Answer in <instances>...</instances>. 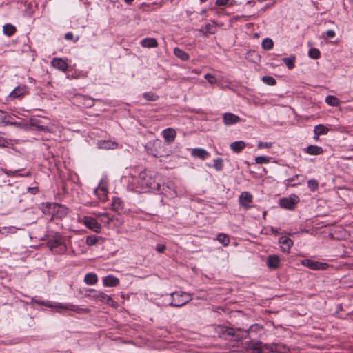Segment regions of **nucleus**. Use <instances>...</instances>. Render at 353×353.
Segmentation results:
<instances>
[{
	"label": "nucleus",
	"mask_w": 353,
	"mask_h": 353,
	"mask_svg": "<svg viewBox=\"0 0 353 353\" xmlns=\"http://www.w3.org/2000/svg\"><path fill=\"white\" fill-rule=\"evenodd\" d=\"M104 287H115L119 284V279L114 275H108L102 279Z\"/></svg>",
	"instance_id": "aec40b11"
},
{
	"label": "nucleus",
	"mask_w": 353,
	"mask_h": 353,
	"mask_svg": "<svg viewBox=\"0 0 353 353\" xmlns=\"http://www.w3.org/2000/svg\"><path fill=\"white\" fill-rule=\"evenodd\" d=\"M304 181V177L299 174H296L292 178H289L285 181V184L287 186H296L302 183Z\"/></svg>",
	"instance_id": "4be33fe9"
},
{
	"label": "nucleus",
	"mask_w": 353,
	"mask_h": 353,
	"mask_svg": "<svg viewBox=\"0 0 353 353\" xmlns=\"http://www.w3.org/2000/svg\"><path fill=\"white\" fill-rule=\"evenodd\" d=\"M267 266L270 270H276L281 267V260L279 255H269L266 262Z\"/></svg>",
	"instance_id": "2eb2a0df"
},
{
	"label": "nucleus",
	"mask_w": 353,
	"mask_h": 353,
	"mask_svg": "<svg viewBox=\"0 0 353 353\" xmlns=\"http://www.w3.org/2000/svg\"><path fill=\"white\" fill-rule=\"evenodd\" d=\"M299 201V197L297 195L292 194L288 197L281 199L279 204L283 208L293 210Z\"/></svg>",
	"instance_id": "6e6552de"
},
{
	"label": "nucleus",
	"mask_w": 353,
	"mask_h": 353,
	"mask_svg": "<svg viewBox=\"0 0 353 353\" xmlns=\"http://www.w3.org/2000/svg\"><path fill=\"white\" fill-rule=\"evenodd\" d=\"M145 150L149 154L155 157H162L165 152L161 141L158 139L148 142Z\"/></svg>",
	"instance_id": "7ed1b4c3"
},
{
	"label": "nucleus",
	"mask_w": 353,
	"mask_h": 353,
	"mask_svg": "<svg viewBox=\"0 0 353 353\" xmlns=\"http://www.w3.org/2000/svg\"><path fill=\"white\" fill-rule=\"evenodd\" d=\"M56 310L57 312H61V310L74 311L78 313L83 310V309L79 308L77 305L72 303L63 304L61 303L52 302V305L50 307Z\"/></svg>",
	"instance_id": "9d476101"
},
{
	"label": "nucleus",
	"mask_w": 353,
	"mask_h": 353,
	"mask_svg": "<svg viewBox=\"0 0 353 353\" xmlns=\"http://www.w3.org/2000/svg\"><path fill=\"white\" fill-rule=\"evenodd\" d=\"M5 116H6L5 117L6 119L5 120H1V123H6V124H10V125H13V124L16 123V122L12 121V117L10 114H8L6 112H5Z\"/></svg>",
	"instance_id": "49530a36"
},
{
	"label": "nucleus",
	"mask_w": 353,
	"mask_h": 353,
	"mask_svg": "<svg viewBox=\"0 0 353 353\" xmlns=\"http://www.w3.org/2000/svg\"><path fill=\"white\" fill-rule=\"evenodd\" d=\"M77 41H78V38H77V39L74 40V43H76Z\"/></svg>",
	"instance_id": "338daca9"
},
{
	"label": "nucleus",
	"mask_w": 353,
	"mask_h": 353,
	"mask_svg": "<svg viewBox=\"0 0 353 353\" xmlns=\"http://www.w3.org/2000/svg\"><path fill=\"white\" fill-rule=\"evenodd\" d=\"M112 208L114 210H119L122 208V202L120 199L119 198H114L112 201Z\"/></svg>",
	"instance_id": "c03bdc74"
},
{
	"label": "nucleus",
	"mask_w": 353,
	"mask_h": 353,
	"mask_svg": "<svg viewBox=\"0 0 353 353\" xmlns=\"http://www.w3.org/2000/svg\"><path fill=\"white\" fill-rule=\"evenodd\" d=\"M238 4L235 0H216V5L219 6H228L232 7Z\"/></svg>",
	"instance_id": "2f4dec72"
},
{
	"label": "nucleus",
	"mask_w": 353,
	"mask_h": 353,
	"mask_svg": "<svg viewBox=\"0 0 353 353\" xmlns=\"http://www.w3.org/2000/svg\"><path fill=\"white\" fill-rule=\"evenodd\" d=\"M267 230H268V232H271L272 233H273L274 234H279L278 230L273 227H270V228H267Z\"/></svg>",
	"instance_id": "6e6d98bb"
},
{
	"label": "nucleus",
	"mask_w": 353,
	"mask_h": 353,
	"mask_svg": "<svg viewBox=\"0 0 353 353\" xmlns=\"http://www.w3.org/2000/svg\"><path fill=\"white\" fill-rule=\"evenodd\" d=\"M28 93V88L26 85H20L16 87L8 96V99L14 100Z\"/></svg>",
	"instance_id": "9b49d317"
},
{
	"label": "nucleus",
	"mask_w": 353,
	"mask_h": 353,
	"mask_svg": "<svg viewBox=\"0 0 353 353\" xmlns=\"http://www.w3.org/2000/svg\"><path fill=\"white\" fill-rule=\"evenodd\" d=\"M239 201L241 207L248 209L251 208V204L253 201V196L248 192H243L239 196Z\"/></svg>",
	"instance_id": "f8f14e48"
},
{
	"label": "nucleus",
	"mask_w": 353,
	"mask_h": 353,
	"mask_svg": "<svg viewBox=\"0 0 353 353\" xmlns=\"http://www.w3.org/2000/svg\"><path fill=\"white\" fill-rule=\"evenodd\" d=\"M321 53L319 49L311 48L308 51V56L313 59H317L320 57Z\"/></svg>",
	"instance_id": "e433bc0d"
},
{
	"label": "nucleus",
	"mask_w": 353,
	"mask_h": 353,
	"mask_svg": "<svg viewBox=\"0 0 353 353\" xmlns=\"http://www.w3.org/2000/svg\"><path fill=\"white\" fill-rule=\"evenodd\" d=\"M304 151L310 155H319L323 152V150L321 147L311 145L304 149Z\"/></svg>",
	"instance_id": "b1692460"
},
{
	"label": "nucleus",
	"mask_w": 353,
	"mask_h": 353,
	"mask_svg": "<svg viewBox=\"0 0 353 353\" xmlns=\"http://www.w3.org/2000/svg\"><path fill=\"white\" fill-rule=\"evenodd\" d=\"M241 121V118L233 113L225 112L223 114V122L224 125L230 126Z\"/></svg>",
	"instance_id": "4468645a"
},
{
	"label": "nucleus",
	"mask_w": 353,
	"mask_h": 353,
	"mask_svg": "<svg viewBox=\"0 0 353 353\" xmlns=\"http://www.w3.org/2000/svg\"><path fill=\"white\" fill-rule=\"evenodd\" d=\"M263 329V327L259 324H254L250 327V332H257Z\"/></svg>",
	"instance_id": "8fccbe9b"
},
{
	"label": "nucleus",
	"mask_w": 353,
	"mask_h": 353,
	"mask_svg": "<svg viewBox=\"0 0 353 353\" xmlns=\"http://www.w3.org/2000/svg\"><path fill=\"white\" fill-rule=\"evenodd\" d=\"M97 145L98 148L105 150H113L118 147V144L111 140H100Z\"/></svg>",
	"instance_id": "6ab92c4d"
},
{
	"label": "nucleus",
	"mask_w": 353,
	"mask_h": 353,
	"mask_svg": "<svg viewBox=\"0 0 353 353\" xmlns=\"http://www.w3.org/2000/svg\"><path fill=\"white\" fill-rule=\"evenodd\" d=\"M41 121L39 118H31L30 119V125L35 128L37 130L45 132H54V125L51 127L46 126L41 124Z\"/></svg>",
	"instance_id": "ddd939ff"
},
{
	"label": "nucleus",
	"mask_w": 353,
	"mask_h": 353,
	"mask_svg": "<svg viewBox=\"0 0 353 353\" xmlns=\"http://www.w3.org/2000/svg\"><path fill=\"white\" fill-rule=\"evenodd\" d=\"M216 240L223 246H228L230 243L229 236L224 233H220L217 235Z\"/></svg>",
	"instance_id": "7c9ffc66"
},
{
	"label": "nucleus",
	"mask_w": 353,
	"mask_h": 353,
	"mask_svg": "<svg viewBox=\"0 0 353 353\" xmlns=\"http://www.w3.org/2000/svg\"><path fill=\"white\" fill-rule=\"evenodd\" d=\"M191 155L202 160H205L210 156L207 150L201 148H193L191 151Z\"/></svg>",
	"instance_id": "412c9836"
},
{
	"label": "nucleus",
	"mask_w": 353,
	"mask_h": 353,
	"mask_svg": "<svg viewBox=\"0 0 353 353\" xmlns=\"http://www.w3.org/2000/svg\"><path fill=\"white\" fill-rule=\"evenodd\" d=\"M165 245L163 244H157L156 247V250L159 253H163L165 250Z\"/></svg>",
	"instance_id": "603ef678"
},
{
	"label": "nucleus",
	"mask_w": 353,
	"mask_h": 353,
	"mask_svg": "<svg viewBox=\"0 0 353 353\" xmlns=\"http://www.w3.org/2000/svg\"><path fill=\"white\" fill-rule=\"evenodd\" d=\"M240 17H245V16H243V15H241V16H237V17H236V19L240 18Z\"/></svg>",
	"instance_id": "69168bd1"
},
{
	"label": "nucleus",
	"mask_w": 353,
	"mask_h": 353,
	"mask_svg": "<svg viewBox=\"0 0 353 353\" xmlns=\"http://www.w3.org/2000/svg\"><path fill=\"white\" fill-rule=\"evenodd\" d=\"M162 135L166 143H172L176 139V132L173 128H168L162 131Z\"/></svg>",
	"instance_id": "a211bd4d"
},
{
	"label": "nucleus",
	"mask_w": 353,
	"mask_h": 353,
	"mask_svg": "<svg viewBox=\"0 0 353 353\" xmlns=\"http://www.w3.org/2000/svg\"><path fill=\"white\" fill-rule=\"evenodd\" d=\"M273 41L270 38H265L262 41L261 46L265 50H270L273 48Z\"/></svg>",
	"instance_id": "72a5a7b5"
},
{
	"label": "nucleus",
	"mask_w": 353,
	"mask_h": 353,
	"mask_svg": "<svg viewBox=\"0 0 353 353\" xmlns=\"http://www.w3.org/2000/svg\"><path fill=\"white\" fill-rule=\"evenodd\" d=\"M262 81L264 83L268 85H274L276 84V80L270 76H265L262 78Z\"/></svg>",
	"instance_id": "a19ab883"
},
{
	"label": "nucleus",
	"mask_w": 353,
	"mask_h": 353,
	"mask_svg": "<svg viewBox=\"0 0 353 353\" xmlns=\"http://www.w3.org/2000/svg\"><path fill=\"white\" fill-rule=\"evenodd\" d=\"M270 161V158L268 156H259L255 158V163L258 164H265Z\"/></svg>",
	"instance_id": "ea45409f"
},
{
	"label": "nucleus",
	"mask_w": 353,
	"mask_h": 353,
	"mask_svg": "<svg viewBox=\"0 0 353 353\" xmlns=\"http://www.w3.org/2000/svg\"><path fill=\"white\" fill-rule=\"evenodd\" d=\"M174 54L182 61H188L190 58L188 54L179 48H174Z\"/></svg>",
	"instance_id": "bb28decb"
},
{
	"label": "nucleus",
	"mask_w": 353,
	"mask_h": 353,
	"mask_svg": "<svg viewBox=\"0 0 353 353\" xmlns=\"http://www.w3.org/2000/svg\"><path fill=\"white\" fill-rule=\"evenodd\" d=\"M28 192L32 194H35L39 192V189L37 187H32V188L29 187L28 188Z\"/></svg>",
	"instance_id": "5fc2aeb1"
},
{
	"label": "nucleus",
	"mask_w": 353,
	"mask_h": 353,
	"mask_svg": "<svg viewBox=\"0 0 353 353\" xmlns=\"http://www.w3.org/2000/svg\"><path fill=\"white\" fill-rule=\"evenodd\" d=\"M246 146V143L243 141H234L230 143V148L234 152H240Z\"/></svg>",
	"instance_id": "393cba45"
},
{
	"label": "nucleus",
	"mask_w": 353,
	"mask_h": 353,
	"mask_svg": "<svg viewBox=\"0 0 353 353\" xmlns=\"http://www.w3.org/2000/svg\"><path fill=\"white\" fill-rule=\"evenodd\" d=\"M57 243L59 244V245L60 246V249L62 252L65 251V245H63L61 241H57Z\"/></svg>",
	"instance_id": "13d9d810"
},
{
	"label": "nucleus",
	"mask_w": 353,
	"mask_h": 353,
	"mask_svg": "<svg viewBox=\"0 0 353 353\" xmlns=\"http://www.w3.org/2000/svg\"><path fill=\"white\" fill-rule=\"evenodd\" d=\"M329 128L324 125L319 124L314 127V132L316 135H323L327 134Z\"/></svg>",
	"instance_id": "cd10ccee"
},
{
	"label": "nucleus",
	"mask_w": 353,
	"mask_h": 353,
	"mask_svg": "<svg viewBox=\"0 0 353 353\" xmlns=\"http://www.w3.org/2000/svg\"><path fill=\"white\" fill-rule=\"evenodd\" d=\"M138 183L142 188H154L156 185L155 180L145 171H142L139 173L138 176Z\"/></svg>",
	"instance_id": "423d86ee"
},
{
	"label": "nucleus",
	"mask_w": 353,
	"mask_h": 353,
	"mask_svg": "<svg viewBox=\"0 0 353 353\" xmlns=\"http://www.w3.org/2000/svg\"><path fill=\"white\" fill-rule=\"evenodd\" d=\"M78 221L94 232L99 233L101 230V224L93 217L83 216L79 217Z\"/></svg>",
	"instance_id": "39448f33"
},
{
	"label": "nucleus",
	"mask_w": 353,
	"mask_h": 353,
	"mask_svg": "<svg viewBox=\"0 0 353 353\" xmlns=\"http://www.w3.org/2000/svg\"><path fill=\"white\" fill-rule=\"evenodd\" d=\"M282 60L288 69L292 70L294 68L296 61V57L294 55H291L290 57L283 58Z\"/></svg>",
	"instance_id": "c756f323"
},
{
	"label": "nucleus",
	"mask_w": 353,
	"mask_h": 353,
	"mask_svg": "<svg viewBox=\"0 0 353 353\" xmlns=\"http://www.w3.org/2000/svg\"><path fill=\"white\" fill-rule=\"evenodd\" d=\"M277 345L264 344L259 341H251L248 343V347L252 353H271L277 350Z\"/></svg>",
	"instance_id": "f257e3e1"
},
{
	"label": "nucleus",
	"mask_w": 353,
	"mask_h": 353,
	"mask_svg": "<svg viewBox=\"0 0 353 353\" xmlns=\"http://www.w3.org/2000/svg\"><path fill=\"white\" fill-rule=\"evenodd\" d=\"M325 35L327 38H334L336 35V33L333 30H328L325 32Z\"/></svg>",
	"instance_id": "3c124183"
},
{
	"label": "nucleus",
	"mask_w": 353,
	"mask_h": 353,
	"mask_svg": "<svg viewBox=\"0 0 353 353\" xmlns=\"http://www.w3.org/2000/svg\"><path fill=\"white\" fill-rule=\"evenodd\" d=\"M100 239L99 236L90 235L86 237L85 242L88 245L92 246L96 245Z\"/></svg>",
	"instance_id": "f704fd0d"
},
{
	"label": "nucleus",
	"mask_w": 353,
	"mask_h": 353,
	"mask_svg": "<svg viewBox=\"0 0 353 353\" xmlns=\"http://www.w3.org/2000/svg\"><path fill=\"white\" fill-rule=\"evenodd\" d=\"M204 77L211 85H214V84L218 83V81L216 79V77L213 74H212L210 73L206 74L204 76Z\"/></svg>",
	"instance_id": "37998d69"
},
{
	"label": "nucleus",
	"mask_w": 353,
	"mask_h": 353,
	"mask_svg": "<svg viewBox=\"0 0 353 353\" xmlns=\"http://www.w3.org/2000/svg\"><path fill=\"white\" fill-rule=\"evenodd\" d=\"M213 161H214L213 168L216 170L221 171L223 170L224 164H223V161L222 159L217 158V159H214Z\"/></svg>",
	"instance_id": "4c0bfd02"
},
{
	"label": "nucleus",
	"mask_w": 353,
	"mask_h": 353,
	"mask_svg": "<svg viewBox=\"0 0 353 353\" xmlns=\"http://www.w3.org/2000/svg\"><path fill=\"white\" fill-rule=\"evenodd\" d=\"M18 176H30V173L29 172H26V173H23V174H18Z\"/></svg>",
	"instance_id": "052dcab7"
},
{
	"label": "nucleus",
	"mask_w": 353,
	"mask_h": 353,
	"mask_svg": "<svg viewBox=\"0 0 353 353\" xmlns=\"http://www.w3.org/2000/svg\"><path fill=\"white\" fill-rule=\"evenodd\" d=\"M254 3H255L254 1H248L247 2V4L251 6H253L254 5Z\"/></svg>",
	"instance_id": "680f3d73"
},
{
	"label": "nucleus",
	"mask_w": 353,
	"mask_h": 353,
	"mask_svg": "<svg viewBox=\"0 0 353 353\" xmlns=\"http://www.w3.org/2000/svg\"><path fill=\"white\" fill-rule=\"evenodd\" d=\"M65 39L67 40H71L73 39V34L71 32H67L65 34Z\"/></svg>",
	"instance_id": "4d7b16f0"
},
{
	"label": "nucleus",
	"mask_w": 353,
	"mask_h": 353,
	"mask_svg": "<svg viewBox=\"0 0 353 353\" xmlns=\"http://www.w3.org/2000/svg\"><path fill=\"white\" fill-rule=\"evenodd\" d=\"M207 0H201V2H205Z\"/></svg>",
	"instance_id": "774afa93"
},
{
	"label": "nucleus",
	"mask_w": 353,
	"mask_h": 353,
	"mask_svg": "<svg viewBox=\"0 0 353 353\" xmlns=\"http://www.w3.org/2000/svg\"><path fill=\"white\" fill-rule=\"evenodd\" d=\"M42 206L44 208H48L49 209H51L52 208H53L54 209L56 208L57 207H58L57 204L56 203H43L42 204Z\"/></svg>",
	"instance_id": "864d4df0"
},
{
	"label": "nucleus",
	"mask_w": 353,
	"mask_h": 353,
	"mask_svg": "<svg viewBox=\"0 0 353 353\" xmlns=\"http://www.w3.org/2000/svg\"><path fill=\"white\" fill-rule=\"evenodd\" d=\"M272 143H270V142H262V141H259L257 144V147L259 149H261V148H272Z\"/></svg>",
	"instance_id": "de8ad7c7"
},
{
	"label": "nucleus",
	"mask_w": 353,
	"mask_h": 353,
	"mask_svg": "<svg viewBox=\"0 0 353 353\" xmlns=\"http://www.w3.org/2000/svg\"><path fill=\"white\" fill-rule=\"evenodd\" d=\"M94 194L99 198V199L105 202L108 199V183L105 180H101L98 187L94 190Z\"/></svg>",
	"instance_id": "1a4fd4ad"
},
{
	"label": "nucleus",
	"mask_w": 353,
	"mask_h": 353,
	"mask_svg": "<svg viewBox=\"0 0 353 353\" xmlns=\"http://www.w3.org/2000/svg\"><path fill=\"white\" fill-rule=\"evenodd\" d=\"M143 97L147 101H154L157 99L158 97L153 92H148L143 93Z\"/></svg>",
	"instance_id": "79ce46f5"
},
{
	"label": "nucleus",
	"mask_w": 353,
	"mask_h": 353,
	"mask_svg": "<svg viewBox=\"0 0 353 353\" xmlns=\"http://www.w3.org/2000/svg\"><path fill=\"white\" fill-rule=\"evenodd\" d=\"M3 30L5 34L11 36L15 32L16 28L14 26L7 23L3 26Z\"/></svg>",
	"instance_id": "c9c22d12"
},
{
	"label": "nucleus",
	"mask_w": 353,
	"mask_h": 353,
	"mask_svg": "<svg viewBox=\"0 0 353 353\" xmlns=\"http://www.w3.org/2000/svg\"><path fill=\"white\" fill-rule=\"evenodd\" d=\"M5 112L0 110V123H1V120H5Z\"/></svg>",
	"instance_id": "bf43d9fd"
},
{
	"label": "nucleus",
	"mask_w": 353,
	"mask_h": 353,
	"mask_svg": "<svg viewBox=\"0 0 353 353\" xmlns=\"http://www.w3.org/2000/svg\"><path fill=\"white\" fill-rule=\"evenodd\" d=\"M307 187L311 191L314 192L319 188L318 181L314 179H310L307 181Z\"/></svg>",
	"instance_id": "58836bf2"
},
{
	"label": "nucleus",
	"mask_w": 353,
	"mask_h": 353,
	"mask_svg": "<svg viewBox=\"0 0 353 353\" xmlns=\"http://www.w3.org/2000/svg\"><path fill=\"white\" fill-rule=\"evenodd\" d=\"M325 102L331 106H338L340 103L339 100L334 96L328 95L325 98Z\"/></svg>",
	"instance_id": "473e14b6"
},
{
	"label": "nucleus",
	"mask_w": 353,
	"mask_h": 353,
	"mask_svg": "<svg viewBox=\"0 0 353 353\" xmlns=\"http://www.w3.org/2000/svg\"><path fill=\"white\" fill-rule=\"evenodd\" d=\"M141 43L143 48H156L158 46V43L154 38L143 39Z\"/></svg>",
	"instance_id": "a878e982"
},
{
	"label": "nucleus",
	"mask_w": 353,
	"mask_h": 353,
	"mask_svg": "<svg viewBox=\"0 0 353 353\" xmlns=\"http://www.w3.org/2000/svg\"><path fill=\"white\" fill-rule=\"evenodd\" d=\"M301 264L312 270H325L330 266L327 263L316 261L311 259H303L301 261Z\"/></svg>",
	"instance_id": "0eeeda50"
},
{
	"label": "nucleus",
	"mask_w": 353,
	"mask_h": 353,
	"mask_svg": "<svg viewBox=\"0 0 353 353\" xmlns=\"http://www.w3.org/2000/svg\"><path fill=\"white\" fill-rule=\"evenodd\" d=\"M170 298L171 301L169 303V305L176 307L185 305L192 299V296L190 294L182 291L171 293Z\"/></svg>",
	"instance_id": "f03ea898"
},
{
	"label": "nucleus",
	"mask_w": 353,
	"mask_h": 353,
	"mask_svg": "<svg viewBox=\"0 0 353 353\" xmlns=\"http://www.w3.org/2000/svg\"><path fill=\"white\" fill-rule=\"evenodd\" d=\"M125 3L130 4L134 0H124Z\"/></svg>",
	"instance_id": "e2e57ef3"
},
{
	"label": "nucleus",
	"mask_w": 353,
	"mask_h": 353,
	"mask_svg": "<svg viewBox=\"0 0 353 353\" xmlns=\"http://www.w3.org/2000/svg\"><path fill=\"white\" fill-rule=\"evenodd\" d=\"M2 172L8 177H14L18 176L19 170H9L7 169H1Z\"/></svg>",
	"instance_id": "a18cd8bd"
},
{
	"label": "nucleus",
	"mask_w": 353,
	"mask_h": 353,
	"mask_svg": "<svg viewBox=\"0 0 353 353\" xmlns=\"http://www.w3.org/2000/svg\"><path fill=\"white\" fill-rule=\"evenodd\" d=\"M51 65L54 68L63 72H66L68 68V63L61 58H53L51 61Z\"/></svg>",
	"instance_id": "f3484780"
},
{
	"label": "nucleus",
	"mask_w": 353,
	"mask_h": 353,
	"mask_svg": "<svg viewBox=\"0 0 353 353\" xmlns=\"http://www.w3.org/2000/svg\"><path fill=\"white\" fill-rule=\"evenodd\" d=\"M83 281L88 285H94L98 282V276L94 272H90L85 275Z\"/></svg>",
	"instance_id": "5701e85b"
},
{
	"label": "nucleus",
	"mask_w": 353,
	"mask_h": 353,
	"mask_svg": "<svg viewBox=\"0 0 353 353\" xmlns=\"http://www.w3.org/2000/svg\"><path fill=\"white\" fill-rule=\"evenodd\" d=\"M19 228L14 226L2 227L0 228V234L4 236H7L9 234H14Z\"/></svg>",
	"instance_id": "c85d7f7f"
},
{
	"label": "nucleus",
	"mask_w": 353,
	"mask_h": 353,
	"mask_svg": "<svg viewBox=\"0 0 353 353\" xmlns=\"http://www.w3.org/2000/svg\"><path fill=\"white\" fill-rule=\"evenodd\" d=\"M87 292L88 293L85 294V296L95 301H100L105 304H110L111 302H113L111 296L102 291H98L94 289H88Z\"/></svg>",
	"instance_id": "20e7f679"
},
{
	"label": "nucleus",
	"mask_w": 353,
	"mask_h": 353,
	"mask_svg": "<svg viewBox=\"0 0 353 353\" xmlns=\"http://www.w3.org/2000/svg\"><path fill=\"white\" fill-rule=\"evenodd\" d=\"M34 302L39 305H45L48 307H49L52 305V302L48 301H41V300H36L35 299V300H34Z\"/></svg>",
	"instance_id": "09e8293b"
},
{
	"label": "nucleus",
	"mask_w": 353,
	"mask_h": 353,
	"mask_svg": "<svg viewBox=\"0 0 353 353\" xmlns=\"http://www.w3.org/2000/svg\"><path fill=\"white\" fill-rule=\"evenodd\" d=\"M319 136H320V135H316V134H314V139L316 141H318V140H319Z\"/></svg>",
	"instance_id": "0e129e2a"
},
{
	"label": "nucleus",
	"mask_w": 353,
	"mask_h": 353,
	"mask_svg": "<svg viewBox=\"0 0 353 353\" xmlns=\"http://www.w3.org/2000/svg\"><path fill=\"white\" fill-rule=\"evenodd\" d=\"M281 250L284 253H289L293 245V241L287 236H282L279 239Z\"/></svg>",
	"instance_id": "dca6fc26"
}]
</instances>
